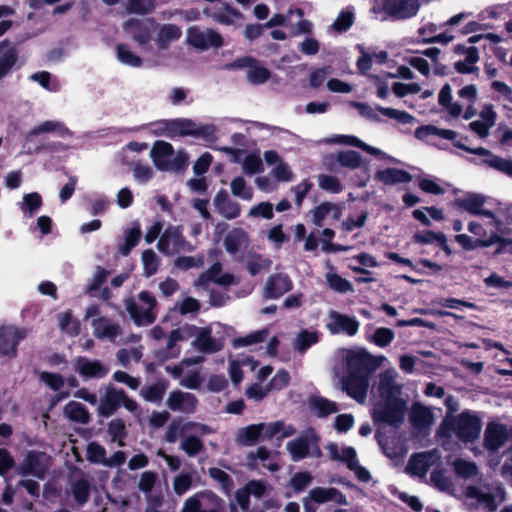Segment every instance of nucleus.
Here are the masks:
<instances>
[{
    "label": "nucleus",
    "instance_id": "f257e3e1",
    "mask_svg": "<svg viewBox=\"0 0 512 512\" xmlns=\"http://www.w3.org/2000/svg\"><path fill=\"white\" fill-rule=\"evenodd\" d=\"M398 373L389 368L381 372L374 385V394L380 399L374 404L372 416L374 421L398 426L404 420L406 403L400 397L402 385L397 383Z\"/></svg>",
    "mask_w": 512,
    "mask_h": 512
},
{
    "label": "nucleus",
    "instance_id": "f03ea898",
    "mask_svg": "<svg viewBox=\"0 0 512 512\" xmlns=\"http://www.w3.org/2000/svg\"><path fill=\"white\" fill-rule=\"evenodd\" d=\"M194 337L192 345L203 353H215L222 349L224 337L221 335L223 326L219 323H213L206 327L191 326L185 329L173 330L168 339V348H172L175 343L183 338L184 331Z\"/></svg>",
    "mask_w": 512,
    "mask_h": 512
},
{
    "label": "nucleus",
    "instance_id": "7ed1b4c3",
    "mask_svg": "<svg viewBox=\"0 0 512 512\" xmlns=\"http://www.w3.org/2000/svg\"><path fill=\"white\" fill-rule=\"evenodd\" d=\"M507 442L509 445L506 450L512 451V426L508 427L504 423L495 421L488 422L484 431L482 447L487 451L486 461L491 469L496 470L500 466L503 455H500L499 449Z\"/></svg>",
    "mask_w": 512,
    "mask_h": 512
},
{
    "label": "nucleus",
    "instance_id": "20e7f679",
    "mask_svg": "<svg viewBox=\"0 0 512 512\" xmlns=\"http://www.w3.org/2000/svg\"><path fill=\"white\" fill-rule=\"evenodd\" d=\"M156 299L148 292L142 291L136 299L126 301V310L138 326L149 325L156 319Z\"/></svg>",
    "mask_w": 512,
    "mask_h": 512
},
{
    "label": "nucleus",
    "instance_id": "39448f33",
    "mask_svg": "<svg viewBox=\"0 0 512 512\" xmlns=\"http://www.w3.org/2000/svg\"><path fill=\"white\" fill-rule=\"evenodd\" d=\"M484 202L485 199L484 196H482V206L484 205ZM482 218H488L490 220L489 223L494 227V230L491 231L489 236H487L486 231L482 232V247L496 245V253H512V240L503 237V235L506 234L503 222L499 220L492 211L483 207Z\"/></svg>",
    "mask_w": 512,
    "mask_h": 512
},
{
    "label": "nucleus",
    "instance_id": "423d86ee",
    "mask_svg": "<svg viewBox=\"0 0 512 512\" xmlns=\"http://www.w3.org/2000/svg\"><path fill=\"white\" fill-rule=\"evenodd\" d=\"M84 319L90 320L93 335L98 339L114 341L121 334L120 326L102 316L97 305H90L85 309Z\"/></svg>",
    "mask_w": 512,
    "mask_h": 512
},
{
    "label": "nucleus",
    "instance_id": "0eeeda50",
    "mask_svg": "<svg viewBox=\"0 0 512 512\" xmlns=\"http://www.w3.org/2000/svg\"><path fill=\"white\" fill-rule=\"evenodd\" d=\"M326 450L332 460L345 463L360 481L370 480V473L359 464L353 447L330 443L326 446Z\"/></svg>",
    "mask_w": 512,
    "mask_h": 512
},
{
    "label": "nucleus",
    "instance_id": "6e6552de",
    "mask_svg": "<svg viewBox=\"0 0 512 512\" xmlns=\"http://www.w3.org/2000/svg\"><path fill=\"white\" fill-rule=\"evenodd\" d=\"M157 247L160 252L171 255L181 251L191 252L194 247L185 240L181 226L169 225L161 235Z\"/></svg>",
    "mask_w": 512,
    "mask_h": 512
},
{
    "label": "nucleus",
    "instance_id": "1a4fd4ad",
    "mask_svg": "<svg viewBox=\"0 0 512 512\" xmlns=\"http://www.w3.org/2000/svg\"><path fill=\"white\" fill-rule=\"evenodd\" d=\"M286 449L293 461H299L307 456L320 457L321 450L318 446V437L313 431L306 432L300 437L289 441Z\"/></svg>",
    "mask_w": 512,
    "mask_h": 512
},
{
    "label": "nucleus",
    "instance_id": "9d476101",
    "mask_svg": "<svg viewBox=\"0 0 512 512\" xmlns=\"http://www.w3.org/2000/svg\"><path fill=\"white\" fill-rule=\"evenodd\" d=\"M333 501L337 504H347L346 497L336 488L316 487L311 489L307 496L303 498V508L305 512H316L319 504Z\"/></svg>",
    "mask_w": 512,
    "mask_h": 512
},
{
    "label": "nucleus",
    "instance_id": "9b49d317",
    "mask_svg": "<svg viewBox=\"0 0 512 512\" xmlns=\"http://www.w3.org/2000/svg\"><path fill=\"white\" fill-rule=\"evenodd\" d=\"M191 433L192 435H207L212 433V429L201 423L197 422H183V421H172L165 434V440L168 443H175L178 438L183 437L187 434Z\"/></svg>",
    "mask_w": 512,
    "mask_h": 512
},
{
    "label": "nucleus",
    "instance_id": "f8f14e48",
    "mask_svg": "<svg viewBox=\"0 0 512 512\" xmlns=\"http://www.w3.org/2000/svg\"><path fill=\"white\" fill-rule=\"evenodd\" d=\"M186 40L188 44L198 50H207L212 47L218 48L222 46V37L218 32L212 29L201 30L197 26L188 29Z\"/></svg>",
    "mask_w": 512,
    "mask_h": 512
},
{
    "label": "nucleus",
    "instance_id": "ddd939ff",
    "mask_svg": "<svg viewBox=\"0 0 512 512\" xmlns=\"http://www.w3.org/2000/svg\"><path fill=\"white\" fill-rule=\"evenodd\" d=\"M341 389L345 391L351 398L359 403H364L367 398L369 387L368 375L366 374H352L340 376Z\"/></svg>",
    "mask_w": 512,
    "mask_h": 512
},
{
    "label": "nucleus",
    "instance_id": "4468645a",
    "mask_svg": "<svg viewBox=\"0 0 512 512\" xmlns=\"http://www.w3.org/2000/svg\"><path fill=\"white\" fill-rule=\"evenodd\" d=\"M25 59L19 55V51L8 41L0 42V82L12 73L20 69Z\"/></svg>",
    "mask_w": 512,
    "mask_h": 512
},
{
    "label": "nucleus",
    "instance_id": "2eb2a0df",
    "mask_svg": "<svg viewBox=\"0 0 512 512\" xmlns=\"http://www.w3.org/2000/svg\"><path fill=\"white\" fill-rule=\"evenodd\" d=\"M452 430L464 442L468 443L477 438L479 419L470 412H463L452 420Z\"/></svg>",
    "mask_w": 512,
    "mask_h": 512
},
{
    "label": "nucleus",
    "instance_id": "dca6fc26",
    "mask_svg": "<svg viewBox=\"0 0 512 512\" xmlns=\"http://www.w3.org/2000/svg\"><path fill=\"white\" fill-rule=\"evenodd\" d=\"M264 160L267 165L272 166L270 175L279 182H290L294 179V172L291 166L274 150L264 152Z\"/></svg>",
    "mask_w": 512,
    "mask_h": 512
},
{
    "label": "nucleus",
    "instance_id": "f3484780",
    "mask_svg": "<svg viewBox=\"0 0 512 512\" xmlns=\"http://www.w3.org/2000/svg\"><path fill=\"white\" fill-rule=\"evenodd\" d=\"M326 326L332 334L345 333L349 336H354L358 332L359 322L348 315L330 311Z\"/></svg>",
    "mask_w": 512,
    "mask_h": 512
},
{
    "label": "nucleus",
    "instance_id": "a211bd4d",
    "mask_svg": "<svg viewBox=\"0 0 512 512\" xmlns=\"http://www.w3.org/2000/svg\"><path fill=\"white\" fill-rule=\"evenodd\" d=\"M49 457L44 453L30 452L27 454L24 462L18 467L20 475H32L42 478L48 469Z\"/></svg>",
    "mask_w": 512,
    "mask_h": 512
},
{
    "label": "nucleus",
    "instance_id": "6ab92c4d",
    "mask_svg": "<svg viewBox=\"0 0 512 512\" xmlns=\"http://www.w3.org/2000/svg\"><path fill=\"white\" fill-rule=\"evenodd\" d=\"M124 30L130 34L140 45L150 41L155 30V23L150 19H129L124 23Z\"/></svg>",
    "mask_w": 512,
    "mask_h": 512
},
{
    "label": "nucleus",
    "instance_id": "aec40b11",
    "mask_svg": "<svg viewBox=\"0 0 512 512\" xmlns=\"http://www.w3.org/2000/svg\"><path fill=\"white\" fill-rule=\"evenodd\" d=\"M505 500L506 491L502 483L482 484V508L494 512Z\"/></svg>",
    "mask_w": 512,
    "mask_h": 512
},
{
    "label": "nucleus",
    "instance_id": "412c9836",
    "mask_svg": "<svg viewBox=\"0 0 512 512\" xmlns=\"http://www.w3.org/2000/svg\"><path fill=\"white\" fill-rule=\"evenodd\" d=\"M26 336L25 331L15 326L0 327V353L14 356L18 343Z\"/></svg>",
    "mask_w": 512,
    "mask_h": 512
},
{
    "label": "nucleus",
    "instance_id": "4be33fe9",
    "mask_svg": "<svg viewBox=\"0 0 512 512\" xmlns=\"http://www.w3.org/2000/svg\"><path fill=\"white\" fill-rule=\"evenodd\" d=\"M236 66L246 69V79L253 85H261L265 83L271 75L270 71L266 67L250 57L239 59Z\"/></svg>",
    "mask_w": 512,
    "mask_h": 512
},
{
    "label": "nucleus",
    "instance_id": "5701e85b",
    "mask_svg": "<svg viewBox=\"0 0 512 512\" xmlns=\"http://www.w3.org/2000/svg\"><path fill=\"white\" fill-rule=\"evenodd\" d=\"M293 288V283L287 274H276L270 276L263 289V296L266 299H277Z\"/></svg>",
    "mask_w": 512,
    "mask_h": 512
},
{
    "label": "nucleus",
    "instance_id": "b1692460",
    "mask_svg": "<svg viewBox=\"0 0 512 512\" xmlns=\"http://www.w3.org/2000/svg\"><path fill=\"white\" fill-rule=\"evenodd\" d=\"M74 367L76 372L86 379H101L109 372V368L99 360H91L86 357L76 358L74 361Z\"/></svg>",
    "mask_w": 512,
    "mask_h": 512
},
{
    "label": "nucleus",
    "instance_id": "393cba45",
    "mask_svg": "<svg viewBox=\"0 0 512 512\" xmlns=\"http://www.w3.org/2000/svg\"><path fill=\"white\" fill-rule=\"evenodd\" d=\"M195 121L187 118H177L161 123V130L169 138L192 136L194 133Z\"/></svg>",
    "mask_w": 512,
    "mask_h": 512
},
{
    "label": "nucleus",
    "instance_id": "a878e982",
    "mask_svg": "<svg viewBox=\"0 0 512 512\" xmlns=\"http://www.w3.org/2000/svg\"><path fill=\"white\" fill-rule=\"evenodd\" d=\"M124 399V391L117 390L114 386L108 384L105 387V394L98 403V414L104 417L112 415L116 409L121 405V400Z\"/></svg>",
    "mask_w": 512,
    "mask_h": 512
},
{
    "label": "nucleus",
    "instance_id": "bb28decb",
    "mask_svg": "<svg viewBox=\"0 0 512 512\" xmlns=\"http://www.w3.org/2000/svg\"><path fill=\"white\" fill-rule=\"evenodd\" d=\"M439 458L440 457L436 451H427L416 454L411 457L407 470L413 475L424 477L428 469L435 465Z\"/></svg>",
    "mask_w": 512,
    "mask_h": 512
},
{
    "label": "nucleus",
    "instance_id": "cd10ccee",
    "mask_svg": "<svg viewBox=\"0 0 512 512\" xmlns=\"http://www.w3.org/2000/svg\"><path fill=\"white\" fill-rule=\"evenodd\" d=\"M197 400L195 396L188 392L176 390L170 393L167 399V406L172 411L190 414L196 409Z\"/></svg>",
    "mask_w": 512,
    "mask_h": 512
},
{
    "label": "nucleus",
    "instance_id": "c85d7f7f",
    "mask_svg": "<svg viewBox=\"0 0 512 512\" xmlns=\"http://www.w3.org/2000/svg\"><path fill=\"white\" fill-rule=\"evenodd\" d=\"M365 357L364 350H343L341 359L346 375L365 374Z\"/></svg>",
    "mask_w": 512,
    "mask_h": 512
},
{
    "label": "nucleus",
    "instance_id": "c756f323",
    "mask_svg": "<svg viewBox=\"0 0 512 512\" xmlns=\"http://www.w3.org/2000/svg\"><path fill=\"white\" fill-rule=\"evenodd\" d=\"M311 213L313 223L317 226H321L324 221L334 222L339 220L342 214V208L335 203L323 202L316 206Z\"/></svg>",
    "mask_w": 512,
    "mask_h": 512
},
{
    "label": "nucleus",
    "instance_id": "7c9ffc66",
    "mask_svg": "<svg viewBox=\"0 0 512 512\" xmlns=\"http://www.w3.org/2000/svg\"><path fill=\"white\" fill-rule=\"evenodd\" d=\"M173 147L170 143L165 141H156L151 149L150 156L154 165L159 170H171L175 166L166 161L174 154Z\"/></svg>",
    "mask_w": 512,
    "mask_h": 512
},
{
    "label": "nucleus",
    "instance_id": "2f4dec72",
    "mask_svg": "<svg viewBox=\"0 0 512 512\" xmlns=\"http://www.w3.org/2000/svg\"><path fill=\"white\" fill-rule=\"evenodd\" d=\"M46 133H54L60 137L72 135L71 131L62 122L48 120L34 126L28 131L25 135V141H31L34 137Z\"/></svg>",
    "mask_w": 512,
    "mask_h": 512
},
{
    "label": "nucleus",
    "instance_id": "473e14b6",
    "mask_svg": "<svg viewBox=\"0 0 512 512\" xmlns=\"http://www.w3.org/2000/svg\"><path fill=\"white\" fill-rule=\"evenodd\" d=\"M386 10L395 18L404 19L414 16L419 9L418 0H388Z\"/></svg>",
    "mask_w": 512,
    "mask_h": 512
},
{
    "label": "nucleus",
    "instance_id": "72a5a7b5",
    "mask_svg": "<svg viewBox=\"0 0 512 512\" xmlns=\"http://www.w3.org/2000/svg\"><path fill=\"white\" fill-rule=\"evenodd\" d=\"M458 97L461 99L463 108L462 116L465 120L472 119L477 114L474 104L478 97V88L476 85H466L458 91Z\"/></svg>",
    "mask_w": 512,
    "mask_h": 512
},
{
    "label": "nucleus",
    "instance_id": "f704fd0d",
    "mask_svg": "<svg viewBox=\"0 0 512 512\" xmlns=\"http://www.w3.org/2000/svg\"><path fill=\"white\" fill-rule=\"evenodd\" d=\"M213 202L217 211L226 219H234L240 215V205L229 197L226 190H220Z\"/></svg>",
    "mask_w": 512,
    "mask_h": 512
},
{
    "label": "nucleus",
    "instance_id": "c9c22d12",
    "mask_svg": "<svg viewBox=\"0 0 512 512\" xmlns=\"http://www.w3.org/2000/svg\"><path fill=\"white\" fill-rule=\"evenodd\" d=\"M209 280L221 286H230L236 283L232 274L221 273V265L219 263H215L206 273H203L195 282V285L197 287L204 286Z\"/></svg>",
    "mask_w": 512,
    "mask_h": 512
},
{
    "label": "nucleus",
    "instance_id": "e433bc0d",
    "mask_svg": "<svg viewBox=\"0 0 512 512\" xmlns=\"http://www.w3.org/2000/svg\"><path fill=\"white\" fill-rule=\"evenodd\" d=\"M435 420L433 410L420 403L412 405L410 421L413 427L418 430H424L433 425Z\"/></svg>",
    "mask_w": 512,
    "mask_h": 512
},
{
    "label": "nucleus",
    "instance_id": "4c0bfd02",
    "mask_svg": "<svg viewBox=\"0 0 512 512\" xmlns=\"http://www.w3.org/2000/svg\"><path fill=\"white\" fill-rule=\"evenodd\" d=\"M328 143H337V144H345L349 146L358 147L372 155L378 156L381 159H391L385 152L381 151L378 148L370 146L355 136L350 135H337L335 137L327 139Z\"/></svg>",
    "mask_w": 512,
    "mask_h": 512
},
{
    "label": "nucleus",
    "instance_id": "58836bf2",
    "mask_svg": "<svg viewBox=\"0 0 512 512\" xmlns=\"http://www.w3.org/2000/svg\"><path fill=\"white\" fill-rule=\"evenodd\" d=\"M249 245V236L248 233L241 229L235 228L231 230L224 240V246L228 253L235 254Z\"/></svg>",
    "mask_w": 512,
    "mask_h": 512
},
{
    "label": "nucleus",
    "instance_id": "ea45409f",
    "mask_svg": "<svg viewBox=\"0 0 512 512\" xmlns=\"http://www.w3.org/2000/svg\"><path fill=\"white\" fill-rule=\"evenodd\" d=\"M375 179L385 185H395L411 181V175L405 170L387 168L375 173Z\"/></svg>",
    "mask_w": 512,
    "mask_h": 512
},
{
    "label": "nucleus",
    "instance_id": "a19ab883",
    "mask_svg": "<svg viewBox=\"0 0 512 512\" xmlns=\"http://www.w3.org/2000/svg\"><path fill=\"white\" fill-rule=\"evenodd\" d=\"M452 99V88L450 84H445L438 94V103L447 110L450 117L458 118L461 116L463 108L460 103L452 102Z\"/></svg>",
    "mask_w": 512,
    "mask_h": 512
},
{
    "label": "nucleus",
    "instance_id": "79ce46f5",
    "mask_svg": "<svg viewBox=\"0 0 512 512\" xmlns=\"http://www.w3.org/2000/svg\"><path fill=\"white\" fill-rule=\"evenodd\" d=\"M482 162L489 167L496 169L510 177H512V160L505 159L494 155L491 151L482 147Z\"/></svg>",
    "mask_w": 512,
    "mask_h": 512
},
{
    "label": "nucleus",
    "instance_id": "37998d69",
    "mask_svg": "<svg viewBox=\"0 0 512 512\" xmlns=\"http://www.w3.org/2000/svg\"><path fill=\"white\" fill-rule=\"evenodd\" d=\"M429 136H439L447 140H454L457 133L450 129H440L433 125L421 126L415 131V137L419 140H426Z\"/></svg>",
    "mask_w": 512,
    "mask_h": 512
},
{
    "label": "nucleus",
    "instance_id": "c03bdc74",
    "mask_svg": "<svg viewBox=\"0 0 512 512\" xmlns=\"http://www.w3.org/2000/svg\"><path fill=\"white\" fill-rule=\"evenodd\" d=\"M319 341V333L315 330H302L300 331L295 339L293 340V347L300 353L306 352V350L313 344Z\"/></svg>",
    "mask_w": 512,
    "mask_h": 512
},
{
    "label": "nucleus",
    "instance_id": "a18cd8bd",
    "mask_svg": "<svg viewBox=\"0 0 512 512\" xmlns=\"http://www.w3.org/2000/svg\"><path fill=\"white\" fill-rule=\"evenodd\" d=\"M325 280L327 286L338 293L353 292L354 290L352 283L335 273L332 268L325 274Z\"/></svg>",
    "mask_w": 512,
    "mask_h": 512
},
{
    "label": "nucleus",
    "instance_id": "49530a36",
    "mask_svg": "<svg viewBox=\"0 0 512 512\" xmlns=\"http://www.w3.org/2000/svg\"><path fill=\"white\" fill-rule=\"evenodd\" d=\"M309 407L319 417H325L338 410L335 402L323 397H312L309 400Z\"/></svg>",
    "mask_w": 512,
    "mask_h": 512
},
{
    "label": "nucleus",
    "instance_id": "de8ad7c7",
    "mask_svg": "<svg viewBox=\"0 0 512 512\" xmlns=\"http://www.w3.org/2000/svg\"><path fill=\"white\" fill-rule=\"evenodd\" d=\"M65 416L74 422L85 424L89 421V413L79 402L71 401L64 407Z\"/></svg>",
    "mask_w": 512,
    "mask_h": 512
},
{
    "label": "nucleus",
    "instance_id": "09e8293b",
    "mask_svg": "<svg viewBox=\"0 0 512 512\" xmlns=\"http://www.w3.org/2000/svg\"><path fill=\"white\" fill-rule=\"evenodd\" d=\"M58 325L63 332L72 336H76L80 332V322L72 316L70 311L58 315Z\"/></svg>",
    "mask_w": 512,
    "mask_h": 512
},
{
    "label": "nucleus",
    "instance_id": "8fccbe9b",
    "mask_svg": "<svg viewBox=\"0 0 512 512\" xmlns=\"http://www.w3.org/2000/svg\"><path fill=\"white\" fill-rule=\"evenodd\" d=\"M258 439H261L258 424L248 425L237 431L236 440L242 445H253Z\"/></svg>",
    "mask_w": 512,
    "mask_h": 512
},
{
    "label": "nucleus",
    "instance_id": "3c124183",
    "mask_svg": "<svg viewBox=\"0 0 512 512\" xmlns=\"http://www.w3.org/2000/svg\"><path fill=\"white\" fill-rule=\"evenodd\" d=\"M467 53L465 61H458L454 64L455 70L459 73H472L477 70L475 63L478 60V50L475 47L465 48Z\"/></svg>",
    "mask_w": 512,
    "mask_h": 512
},
{
    "label": "nucleus",
    "instance_id": "603ef678",
    "mask_svg": "<svg viewBox=\"0 0 512 512\" xmlns=\"http://www.w3.org/2000/svg\"><path fill=\"white\" fill-rule=\"evenodd\" d=\"M231 193L242 200L250 201L253 197V188L249 186L243 177H236L230 183Z\"/></svg>",
    "mask_w": 512,
    "mask_h": 512
},
{
    "label": "nucleus",
    "instance_id": "864d4df0",
    "mask_svg": "<svg viewBox=\"0 0 512 512\" xmlns=\"http://www.w3.org/2000/svg\"><path fill=\"white\" fill-rule=\"evenodd\" d=\"M270 334L269 329L264 328L258 331H254L244 337H239L233 341V345L235 347H245L254 345L256 343H260L265 341Z\"/></svg>",
    "mask_w": 512,
    "mask_h": 512
},
{
    "label": "nucleus",
    "instance_id": "5fc2aeb1",
    "mask_svg": "<svg viewBox=\"0 0 512 512\" xmlns=\"http://www.w3.org/2000/svg\"><path fill=\"white\" fill-rule=\"evenodd\" d=\"M337 162L342 166L349 169H357L362 165L361 155L354 150H347L339 152L336 156Z\"/></svg>",
    "mask_w": 512,
    "mask_h": 512
},
{
    "label": "nucleus",
    "instance_id": "6e6d98bb",
    "mask_svg": "<svg viewBox=\"0 0 512 512\" xmlns=\"http://www.w3.org/2000/svg\"><path fill=\"white\" fill-rule=\"evenodd\" d=\"M204 448L203 442L195 435H185L180 444V449L183 450L189 457H193L200 453Z\"/></svg>",
    "mask_w": 512,
    "mask_h": 512
},
{
    "label": "nucleus",
    "instance_id": "4d7b16f0",
    "mask_svg": "<svg viewBox=\"0 0 512 512\" xmlns=\"http://www.w3.org/2000/svg\"><path fill=\"white\" fill-rule=\"evenodd\" d=\"M41 205V196L38 193L33 192L24 195L21 209L25 215L27 214L29 217H33L34 214L40 209Z\"/></svg>",
    "mask_w": 512,
    "mask_h": 512
},
{
    "label": "nucleus",
    "instance_id": "13d9d810",
    "mask_svg": "<svg viewBox=\"0 0 512 512\" xmlns=\"http://www.w3.org/2000/svg\"><path fill=\"white\" fill-rule=\"evenodd\" d=\"M247 269L251 275H256L261 271L268 270L271 261L258 254L249 255L247 258Z\"/></svg>",
    "mask_w": 512,
    "mask_h": 512
},
{
    "label": "nucleus",
    "instance_id": "bf43d9fd",
    "mask_svg": "<svg viewBox=\"0 0 512 512\" xmlns=\"http://www.w3.org/2000/svg\"><path fill=\"white\" fill-rule=\"evenodd\" d=\"M117 59L125 65L131 67H140L142 60L139 56L134 54L126 45L120 44L117 46Z\"/></svg>",
    "mask_w": 512,
    "mask_h": 512
},
{
    "label": "nucleus",
    "instance_id": "052dcab7",
    "mask_svg": "<svg viewBox=\"0 0 512 512\" xmlns=\"http://www.w3.org/2000/svg\"><path fill=\"white\" fill-rule=\"evenodd\" d=\"M455 204L460 209L467 211L471 214L480 213V199L477 195L467 194L455 201Z\"/></svg>",
    "mask_w": 512,
    "mask_h": 512
},
{
    "label": "nucleus",
    "instance_id": "680f3d73",
    "mask_svg": "<svg viewBox=\"0 0 512 512\" xmlns=\"http://www.w3.org/2000/svg\"><path fill=\"white\" fill-rule=\"evenodd\" d=\"M376 109L384 116L394 119L402 124H411L415 121V118L412 115L402 110L381 106H377Z\"/></svg>",
    "mask_w": 512,
    "mask_h": 512
},
{
    "label": "nucleus",
    "instance_id": "e2e57ef3",
    "mask_svg": "<svg viewBox=\"0 0 512 512\" xmlns=\"http://www.w3.org/2000/svg\"><path fill=\"white\" fill-rule=\"evenodd\" d=\"M155 8V0H128L126 10L134 14H148Z\"/></svg>",
    "mask_w": 512,
    "mask_h": 512
},
{
    "label": "nucleus",
    "instance_id": "0e129e2a",
    "mask_svg": "<svg viewBox=\"0 0 512 512\" xmlns=\"http://www.w3.org/2000/svg\"><path fill=\"white\" fill-rule=\"evenodd\" d=\"M164 383H156L141 390L142 397L148 402H159L166 391Z\"/></svg>",
    "mask_w": 512,
    "mask_h": 512
},
{
    "label": "nucleus",
    "instance_id": "69168bd1",
    "mask_svg": "<svg viewBox=\"0 0 512 512\" xmlns=\"http://www.w3.org/2000/svg\"><path fill=\"white\" fill-rule=\"evenodd\" d=\"M142 357V346L138 345L132 348H123L117 352V359L123 366H127L130 361H139Z\"/></svg>",
    "mask_w": 512,
    "mask_h": 512
},
{
    "label": "nucleus",
    "instance_id": "338daca9",
    "mask_svg": "<svg viewBox=\"0 0 512 512\" xmlns=\"http://www.w3.org/2000/svg\"><path fill=\"white\" fill-rule=\"evenodd\" d=\"M318 185L321 189L333 194L340 193L343 189L337 177L326 174L318 176Z\"/></svg>",
    "mask_w": 512,
    "mask_h": 512
},
{
    "label": "nucleus",
    "instance_id": "774afa93",
    "mask_svg": "<svg viewBox=\"0 0 512 512\" xmlns=\"http://www.w3.org/2000/svg\"><path fill=\"white\" fill-rule=\"evenodd\" d=\"M86 456L90 462L104 465L106 460V450L100 444L91 442L87 445Z\"/></svg>",
    "mask_w": 512,
    "mask_h": 512
}]
</instances>
